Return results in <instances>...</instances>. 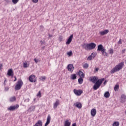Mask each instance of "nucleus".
I'll list each match as a JSON object with an SVG mask.
<instances>
[{
    "label": "nucleus",
    "instance_id": "1",
    "mask_svg": "<svg viewBox=\"0 0 126 126\" xmlns=\"http://www.w3.org/2000/svg\"><path fill=\"white\" fill-rule=\"evenodd\" d=\"M125 65V62H122L115 66V68H113L110 71L111 73L113 74V73H115V72H117L118 71H120L121 69L124 67Z\"/></svg>",
    "mask_w": 126,
    "mask_h": 126
},
{
    "label": "nucleus",
    "instance_id": "2",
    "mask_svg": "<svg viewBox=\"0 0 126 126\" xmlns=\"http://www.w3.org/2000/svg\"><path fill=\"white\" fill-rule=\"evenodd\" d=\"M83 48H84L85 50H93L96 47V44L92 42L89 44L84 43L82 45Z\"/></svg>",
    "mask_w": 126,
    "mask_h": 126
},
{
    "label": "nucleus",
    "instance_id": "3",
    "mask_svg": "<svg viewBox=\"0 0 126 126\" xmlns=\"http://www.w3.org/2000/svg\"><path fill=\"white\" fill-rule=\"evenodd\" d=\"M105 80L104 78H102L100 79H98L96 83H94V85L93 89L94 90H97L101 86V84L103 83V81Z\"/></svg>",
    "mask_w": 126,
    "mask_h": 126
},
{
    "label": "nucleus",
    "instance_id": "4",
    "mask_svg": "<svg viewBox=\"0 0 126 126\" xmlns=\"http://www.w3.org/2000/svg\"><path fill=\"white\" fill-rule=\"evenodd\" d=\"M23 85V82H22V80L21 79L18 80V81L17 82L16 86H15V90H20Z\"/></svg>",
    "mask_w": 126,
    "mask_h": 126
},
{
    "label": "nucleus",
    "instance_id": "5",
    "mask_svg": "<svg viewBox=\"0 0 126 126\" xmlns=\"http://www.w3.org/2000/svg\"><path fill=\"white\" fill-rule=\"evenodd\" d=\"M19 108V105H16L14 106H11L7 108L8 111H15V110H16Z\"/></svg>",
    "mask_w": 126,
    "mask_h": 126
},
{
    "label": "nucleus",
    "instance_id": "6",
    "mask_svg": "<svg viewBox=\"0 0 126 126\" xmlns=\"http://www.w3.org/2000/svg\"><path fill=\"white\" fill-rule=\"evenodd\" d=\"M67 69L68 71L70 72L71 73L73 71L74 69V67L73 66V64H69L67 65Z\"/></svg>",
    "mask_w": 126,
    "mask_h": 126
},
{
    "label": "nucleus",
    "instance_id": "7",
    "mask_svg": "<svg viewBox=\"0 0 126 126\" xmlns=\"http://www.w3.org/2000/svg\"><path fill=\"white\" fill-rule=\"evenodd\" d=\"M29 79L31 82H36V76L34 75H31L29 77Z\"/></svg>",
    "mask_w": 126,
    "mask_h": 126
},
{
    "label": "nucleus",
    "instance_id": "8",
    "mask_svg": "<svg viewBox=\"0 0 126 126\" xmlns=\"http://www.w3.org/2000/svg\"><path fill=\"white\" fill-rule=\"evenodd\" d=\"M74 94H75V95H77V96H80V95H81V94H82V91L81 90H74Z\"/></svg>",
    "mask_w": 126,
    "mask_h": 126
},
{
    "label": "nucleus",
    "instance_id": "9",
    "mask_svg": "<svg viewBox=\"0 0 126 126\" xmlns=\"http://www.w3.org/2000/svg\"><path fill=\"white\" fill-rule=\"evenodd\" d=\"M121 103H125L126 102V95L125 94H123L121 96L120 98Z\"/></svg>",
    "mask_w": 126,
    "mask_h": 126
},
{
    "label": "nucleus",
    "instance_id": "10",
    "mask_svg": "<svg viewBox=\"0 0 126 126\" xmlns=\"http://www.w3.org/2000/svg\"><path fill=\"white\" fill-rule=\"evenodd\" d=\"M74 106L78 109H81L82 108V104L80 102H76L74 103Z\"/></svg>",
    "mask_w": 126,
    "mask_h": 126
},
{
    "label": "nucleus",
    "instance_id": "11",
    "mask_svg": "<svg viewBox=\"0 0 126 126\" xmlns=\"http://www.w3.org/2000/svg\"><path fill=\"white\" fill-rule=\"evenodd\" d=\"M73 38V34H71L68 38L67 41L66 42V45H69L71 41H72V38Z\"/></svg>",
    "mask_w": 126,
    "mask_h": 126
},
{
    "label": "nucleus",
    "instance_id": "12",
    "mask_svg": "<svg viewBox=\"0 0 126 126\" xmlns=\"http://www.w3.org/2000/svg\"><path fill=\"white\" fill-rule=\"evenodd\" d=\"M95 57H96V54L93 53L88 57L87 61H92V59H94Z\"/></svg>",
    "mask_w": 126,
    "mask_h": 126
},
{
    "label": "nucleus",
    "instance_id": "13",
    "mask_svg": "<svg viewBox=\"0 0 126 126\" xmlns=\"http://www.w3.org/2000/svg\"><path fill=\"white\" fill-rule=\"evenodd\" d=\"M109 33V31L108 30H105L103 31L99 32V34L101 36H104V35H106V34H108Z\"/></svg>",
    "mask_w": 126,
    "mask_h": 126
},
{
    "label": "nucleus",
    "instance_id": "14",
    "mask_svg": "<svg viewBox=\"0 0 126 126\" xmlns=\"http://www.w3.org/2000/svg\"><path fill=\"white\" fill-rule=\"evenodd\" d=\"M90 80L93 83H96V82H97V81H98V78L97 77H95V76L92 77L91 78Z\"/></svg>",
    "mask_w": 126,
    "mask_h": 126
},
{
    "label": "nucleus",
    "instance_id": "15",
    "mask_svg": "<svg viewBox=\"0 0 126 126\" xmlns=\"http://www.w3.org/2000/svg\"><path fill=\"white\" fill-rule=\"evenodd\" d=\"M96 109L93 108L91 110V115L92 117H95L96 116Z\"/></svg>",
    "mask_w": 126,
    "mask_h": 126
},
{
    "label": "nucleus",
    "instance_id": "16",
    "mask_svg": "<svg viewBox=\"0 0 126 126\" xmlns=\"http://www.w3.org/2000/svg\"><path fill=\"white\" fill-rule=\"evenodd\" d=\"M50 123H51V116L48 115L47 118L46 123H45L44 126H47L50 124Z\"/></svg>",
    "mask_w": 126,
    "mask_h": 126
},
{
    "label": "nucleus",
    "instance_id": "17",
    "mask_svg": "<svg viewBox=\"0 0 126 126\" xmlns=\"http://www.w3.org/2000/svg\"><path fill=\"white\" fill-rule=\"evenodd\" d=\"M104 49H105V48L103 46V45L100 44V45H98L97 51H99V52H102Z\"/></svg>",
    "mask_w": 126,
    "mask_h": 126
},
{
    "label": "nucleus",
    "instance_id": "18",
    "mask_svg": "<svg viewBox=\"0 0 126 126\" xmlns=\"http://www.w3.org/2000/svg\"><path fill=\"white\" fill-rule=\"evenodd\" d=\"M59 105H60V100H59V99H57L56 102L54 104V108L57 109Z\"/></svg>",
    "mask_w": 126,
    "mask_h": 126
},
{
    "label": "nucleus",
    "instance_id": "19",
    "mask_svg": "<svg viewBox=\"0 0 126 126\" xmlns=\"http://www.w3.org/2000/svg\"><path fill=\"white\" fill-rule=\"evenodd\" d=\"M30 63L29 62H27V61H25L23 63V66L24 67H25V68H27V67H29V65H30Z\"/></svg>",
    "mask_w": 126,
    "mask_h": 126
},
{
    "label": "nucleus",
    "instance_id": "20",
    "mask_svg": "<svg viewBox=\"0 0 126 126\" xmlns=\"http://www.w3.org/2000/svg\"><path fill=\"white\" fill-rule=\"evenodd\" d=\"M7 74L9 76H13V71L12 69H10L8 70Z\"/></svg>",
    "mask_w": 126,
    "mask_h": 126
},
{
    "label": "nucleus",
    "instance_id": "21",
    "mask_svg": "<svg viewBox=\"0 0 126 126\" xmlns=\"http://www.w3.org/2000/svg\"><path fill=\"white\" fill-rule=\"evenodd\" d=\"M35 106H31L28 110V111L30 113H31V112H34V111H35Z\"/></svg>",
    "mask_w": 126,
    "mask_h": 126
},
{
    "label": "nucleus",
    "instance_id": "22",
    "mask_svg": "<svg viewBox=\"0 0 126 126\" xmlns=\"http://www.w3.org/2000/svg\"><path fill=\"white\" fill-rule=\"evenodd\" d=\"M79 75L81 78H84V76H85L84 73L81 71H79Z\"/></svg>",
    "mask_w": 126,
    "mask_h": 126
},
{
    "label": "nucleus",
    "instance_id": "23",
    "mask_svg": "<svg viewBox=\"0 0 126 126\" xmlns=\"http://www.w3.org/2000/svg\"><path fill=\"white\" fill-rule=\"evenodd\" d=\"M101 53H102V56H104V57L108 56V53H107V52H106V49H103L101 51Z\"/></svg>",
    "mask_w": 126,
    "mask_h": 126
},
{
    "label": "nucleus",
    "instance_id": "24",
    "mask_svg": "<svg viewBox=\"0 0 126 126\" xmlns=\"http://www.w3.org/2000/svg\"><path fill=\"white\" fill-rule=\"evenodd\" d=\"M70 125L71 123L68 120H66L64 122V126H70Z\"/></svg>",
    "mask_w": 126,
    "mask_h": 126
},
{
    "label": "nucleus",
    "instance_id": "25",
    "mask_svg": "<svg viewBox=\"0 0 126 126\" xmlns=\"http://www.w3.org/2000/svg\"><path fill=\"white\" fill-rule=\"evenodd\" d=\"M33 126H42V121L39 120Z\"/></svg>",
    "mask_w": 126,
    "mask_h": 126
},
{
    "label": "nucleus",
    "instance_id": "26",
    "mask_svg": "<svg viewBox=\"0 0 126 126\" xmlns=\"http://www.w3.org/2000/svg\"><path fill=\"white\" fill-rule=\"evenodd\" d=\"M104 96L105 98H109L110 97V93L109 92H106L104 93Z\"/></svg>",
    "mask_w": 126,
    "mask_h": 126
},
{
    "label": "nucleus",
    "instance_id": "27",
    "mask_svg": "<svg viewBox=\"0 0 126 126\" xmlns=\"http://www.w3.org/2000/svg\"><path fill=\"white\" fill-rule=\"evenodd\" d=\"M16 100V97L15 96H12L9 98L10 102H14Z\"/></svg>",
    "mask_w": 126,
    "mask_h": 126
},
{
    "label": "nucleus",
    "instance_id": "28",
    "mask_svg": "<svg viewBox=\"0 0 126 126\" xmlns=\"http://www.w3.org/2000/svg\"><path fill=\"white\" fill-rule=\"evenodd\" d=\"M83 78H80L78 79V82L79 84H82L83 83Z\"/></svg>",
    "mask_w": 126,
    "mask_h": 126
},
{
    "label": "nucleus",
    "instance_id": "29",
    "mask_svg": "<svg viewBox=\"0 0 126 126\" xmlns=\"http://www.w3.org/2000/svg\"><path fill=\"white\" fill-rule=\"evenodd\" d=\"M120 126V122H115L112 125V126Z\"/></svg>",
    "mask_w": 126,
    "mask_h": 126
},
{
    "label": "nucleus",
    "instance_id": "30",
    "mask_svg": "<svg viewBox=\"0 0 126 126\" xmlns=\"http://www.w3.org/2000/svg\"><path fill=\"white\" fill-rule=\"evenodd\" d=\"M71 78L73 80L76 79V75L75 74L71 75Z\"/></svg>",
    "mask_w": 126,
    "mask_h": 126
},
{
    "label": "nucleus",
    "instance_id": "31",
    "mask_svg": "<svg viewBox=\"0 0 126 126\" xmlns=\"http://www.w3.org/2000/svg\"><path fill=\"white\" fill-rule=\"evenodd\" d=\"M89 66V64H88V63H86L83 65L84 68H88Z\"/></svg>",
    "mask_w": 126,
    "mask_h": 126
},
{
    "label": "nucleus",
    "instance_id": "32",
    "mask_svg": "<svg viewBox=\"0 0 126 126\" xmlns=\"http://www.w3.org/2000/svg\"><path fill=\"white\" fill-rule=\"evenodd\" d=\"M12 1L14 4H16L19 1V0H12Z\"/></svg>",
    "mask_w": 126,
    "mask_h": 126
},
{
    "label": "nucleus",
    "instance_id": "33",
    "mask_svg": "<svg viewBox=\"0 0 126 126\" xmlns=\"http://www.w3.org/2000/svg\"><path fill=\"white\" fill-rule=\"evenodd\" d=\"M118 89H119V85H116L114 87V90L115 91H118Z\"/></svg>",
    "mask_w": 126,
    "mask_h": 126
},
{
    "label": "nucleus",
    "instance_id": "34",
    "mask_svg": "<svg viewBox=\"0 0 126 126\" xmlns=\"http://www.w3.org/2000/svg\"><path fill=\"white\" fill-rule=\"evenodd\" d=\"M40 80H41V81H44V80H45V79H46V77L43 76V77H40L39 78Z\"/></svg>",
    "mask_w": 126,
    "mask_h": 126
},
{
    "label": "nucleus",
    "instance_id": "35",
    "mask_svg": "<svg viewBox=\"0 0 126 126\" xmlns=\"http://www.w3.org/2000/svg\"><path fill=\"white\" fill-rule=\"evenodd\" d=\"M67 55L69 56V57H71L72 56V51H70L67 53Z\"/></svg>",
    "mask_w": 126,
    "mask_h": 126
},
{
    "label": "nucleus",
    "instance_id": "36",
    "mask_svg": "<svg viewBox=\"0 0 126 126\" xmlns=\"http://www.w3.org/2000/svg\"><path fill=\"white\" fill-rule=\"evenodd\" d=\"M109 54H111V55H113V54H114V50H113V49L110 48L109 49Z\"/></svg>",
    "mask_w": 126,
    "mask_h": 126
},
{
    "label": "nucleus",
    "instance_id": "37",
    "mask_svg": "<svg viewBox=\"0 0 126 126\" xmlns=\"http://www.w3.org/2000/svg\"><path fill=\"white\" fill-rule=\"evenodd\" d=\"M40 43L41 45H45L46 43L45 42V41H40Z\"/></svg>",
    "mask_w": 126,
    "mask_h": 126
},
{
    "label": "nucleus",
    "instance_id": "38",
    "mask_svg": "<svg viewBox=\"0 0 126 126\" xmlns=\"http://www.w3.org/2000/svg\"><path fill=\"white\" fill-rule=\"evenodd\" d=\"M34 61L35 63H39V62H40L39 61V59H37L36 58L34 59Z\"/></svg>",
    "mask_w": 126,
    "mask_h": 126
},
{
    "label": "nucleus",
    "instance_id": "39",
    "mask_svg": "<svg viewBox=\"0 0 126 126\" xmlns=\"http://www.w3.org/2000/svg\"><path fill=\"white\" fill-rule=\"evenodd\" d=\"M37 97H41V92H40V91H39V92H38V93L37 94Z\"/></svg>",
    "mask_w": 126,
    "mask_h": 126
},
{
    "label": "nucleus",
    "instance_id": "40",
    "mask_svg": "<svg viewBox=\"0 0 126 126\" xmlns=\"http://www.w3.org/2000/svg\"><path fill=\"white\" fill-rule=\"evenodd\" d=\"M38 0H32V2H34V3H37L38 2Z\"/></svg>",
    "mask_w": 126,
    "mask_h": 126
},
{
    "label": "nucleus",
    "instance_id": "41",
    "mask_svg": "<svg viewBox=\"0 0 126 126\" xmlns=\"http://www.w3.org/2000/svg\"><path fill=\"white\" fill-rule=\"evenodd\" d=\"M59 41H60V42H61V41H63V36H60L59 37Z\"/></svg>",
    "mask_w": 126,
    "mask_h": 126
},
{
    "label": "nucleus",
    "instance_id": "42",
    "mask_svg": "<svg viewBox=\"0 0 126 126\" xmlns=\"http://www.w3.org/2000/svg\"><path fill=\"white\" fill-rule=\"evenodd\" d=\"M98 70H99V68H95L94 72H97Z\"/></svg>",
    "mask_w": 126,
    "mask_h": 126
},
{
    "label": "nucleus",
    "instance_id": "43",
    "mask_svg": "<svg viewBox=\"0 0 126 126\" xmlns=\"http://www.w3.org/2000/svg\"><path fill=\"white\" fill-rule=\"evenodd\" d=\"M4 90L5 91H8V90H9V88L5 87Z\"/></svg>",
    "mask_w": 126,
    "mask_h": 126
},
{
    "label": "nucleus",
    "instance_id": "44",
    "mask_svg": "<svg viewBox=\"0 0 126 126\" xmlns=\"http://www.w3.org/2000/svg\"><path fill=\"white\" fill-rule=\"evenodd\" d=\"M126 50L125 49L122 50V54H125V53H126Z\"/></svg>",
    "mask_w": 126,
    "mask_h": 126
},
{
    "label": "nucleus",
    "instance_id": "45",
    "mask_svg": "<svg viewBox=\"0 0 126 126\" xmlns=\"http://www.w3.org/2000/svg\"><path fill=\"white\" fill-rule=\"evenodd\" d=\"M118 44L122 45V39H120L118 41Z\"/></svg>",
    "mask_w": 126,
    "mask_h": 126
},
{
    "label": "nucleus",
    "instance_id": "46",
    "mask_svg": "<svg viewBox=\"0 0 126 126\" xmlns=\"http://www.w3.org/2000/svg\"><path fill=\"white\" fill-rule=\"evenodd\" d=\"M6 79H5V80L4 81V86H5V85H6V84H5V82H6Z\"/></svg>",
    "mask_w": 126,
    "mask_h": 126
},
{
    "label": "nucleus",
    "instance_id": "47",
    "mask_svg": "<svg viewBox=\"0 0 126 126\" xmlns=\"http://www.w3.org/2000/svg\"><path fill=\"white\" fill-rule=\"evenodd\" d=\"M1 68H2V64H0V70H1Z\"/></svg>",
    "mask_w": 126,
    "mask_h": 126
},
{
    "label": "nucleus",
    "instance_id": "48",
    "mask_svg": "<svg viewBox=\"0 0 126 126\" xmlns=\"http://www.w3.org/2000/svg\"><path fill=\"white\" fill-rule=\"evenodd\" d=\"M103 84H104V85H105V84H107V80H105L104 81V82L103 83Z\"/></svg>",
    "mask_w": 126,
    "mask_h": 126
},
{
    "label": "nucleus",
    "instance_id": "49",
    "mask_svg": "<svg viewBox=\"0 0 126 126\" xmlns=\"http://www.w3.org/2000/svg\"><path fill=\"white\" fill-rule=\"evenodd\" d=\"M72 126H76V123L73 124Z\"/></svg>",
    "mask_w": 126,
    "mask_h": 126
},
{
    "label": "nucleus",
    "instance_id": "50",
    "mask_svg": "<svg viewBox=\"0 0 126 126\" xmlns=\"http://www.w3.org/2000/svg\"><path fill=\"white\" fill-rule=\"evenodd\" d=\"M15 80H14V81H16V77H15Z\"/></svg>",
    "mask_w": 126,
    "mask_h": 126
},
{
    "label": "nucleus",
    "instance_id": "51",
    "mask_svg": "<svg viewBox=\"0 0 126 126\" xmlns=\"http://www.w3.org/2000/svg\"><path fill=\"white\" fill-rule=\"evenodd\" d=\"M49 37H52V35H49Z\"/></svg>",
    "mask_w": 126,
    "mask_h": 126
},
{
    "label": "nucleus",
    "instance_id": "52",
    "mask_svg": "<svg viewBox=\"0 0 126 126\" xmlns=\"http://www.w3.org/2000/svg\"><path fill=\"white\" fill-rule=\"evenodd\" d=\"M30 100L29 98H28V102H29Z\"/></svg>",
    "mask_w": 126,
    "mask_h": 126
},
{
    "label": "nucleus",
    "instance_id": "53",
    "mask_svg": "<svg viewBox=\"0 0 126 126\" xmlns=\"http://www.w3.org/2000/svg\"><path fill=\"white\" fill-rule=\"evenodd\" d=\"M5 1L8 2V0H5Z\"/></svg>",
    "mask_w": 126,
    "mask_h": 126
}]
</instances>
